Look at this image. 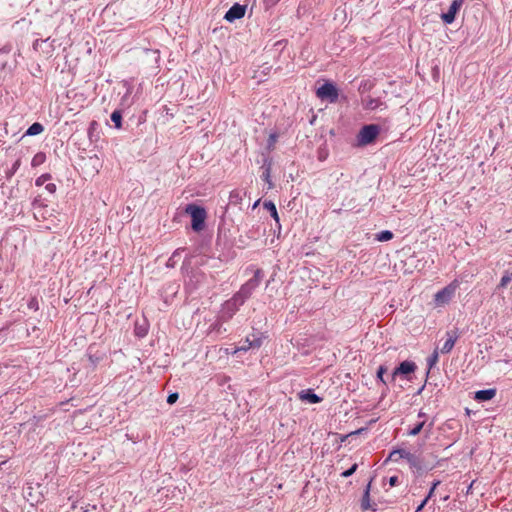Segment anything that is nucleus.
Here are the masks:
<instances>
[{"mask_svg":"<svg viewBox=\"0 0 512 512\" xmlns=\"http://www.w3.org/2000/svg\"><path fill=\"white\" fill-rule=\"evenodd\" d=\"M432 426H433V423H430V424L428 425V431H430V430L432 429Z\"/></svg>","mask_w":512,"mask_h":512,"instance_id":"nucleus-42","label":"nucleus"},{"mask_svg":"<svg viewBox=\"0 0 512 512\" xmlns=\"http://www.w3.org/2000/svg\"><path fill=\"white\" fill-rule=\"evenodd\" d=\"M398 483H399L398 476H392V477L389 478V484H390L391 487H394V486L398 485Z\"/></svg>","mask_w":512,"mask_h":512,"instance_id":"nucleus-33","label":"nucleus"},{"mask_svg":"<svg viewBox=\"0 0 512 512\" xmlns=\"http://www.w3.org/2000/svg\"><path fill=\"white\" fill-rule=\"evenodd\" d=\"M425 424H426V422L424 420L419 422L411 430L408 431V435L409 436L418 435L421 432V430L424 428Z\"/></svg>","mask_w":512,"mask_h":512,"instance_id":"nucleus-25","label":"nucleus"},{"mask_svg":"<svg viewBox=\"0 0 512 512\" xmlns=\"http://www.w3.org/2000/svg\"><path fill=\"white\" fill-rule=\"evenodd\" d=\"M463 0H453L447 12L441 14V19L445 24L454 22L457 12L463 5Z\"/></svg>","mask_w":512,"mask_h":512,"instance_id":"nucleus-9","label":"nucleus"},{"mask_svg":"<svg viewBox=\"0 0 512 512\" xmlns=\"http://www.w3.org/2000/svg\"><path fill=\"white\" fill-rule=\"evenodd\" d=\"M178 393H171L168 397H167V403L168 404H174L177 399H178Z\"/></svg>","mask_w":512,"mask_h":512,"instance_id":"nucleus-31","label":"nucleus"},{"mask_svg":"<svg viewBox=\"0 0 512 512\" xmlns=\"http://www.w3.org/2000/svg\"><path fill=\"white\" fill-rule=\"evenodd\" d=\"M511 281H512V272L511 273L506 272L502 276V278H501L499 284L497 285L496 289L497 290H501V289L506 288L510 284Z\"/></svg>","mask_w":512,"mask_h":512,"instance_id":"nucleus-18","label":"nucleus"},{"mask_svg":"<svg viewBox=\"0 0 512 512\" xmlns=\"http://www.w3.org/2000/svg\"><path fill=\"white\" fill-rule=\"evenodd\" d=\"M416 364L411 361H403L400 363L398 367H396L392 373V380L395 379L397 375H409L416 370Z\"/></svg>","mask_w":512,"mask_h":512,"instance_id":"nucleus-11","label":"nucleus"},{"mask_svg":"<svg viewBox=\"0 0 512 512\" xmlns=\"http://www.w3.org/2000/svg\"><path fill=\"white\" fill-rule=\"evenodd\" d=\"M51 179V175L46 173V174H42L41 176H39L36 181H35V184L36 186H42L44 185L48 180Z\"/></svg>","mask_w":512,"mask_h":512,"instance_id":"nucleus-27","label":"nucleus"},{"mask_svg":"<svg viewBox=\"0 0 512 512\" xmlns=\"http://www.w3.org/2000/svg\"><path fill=\"white\" fill-rule=\"evenodd\" d=\"M246 12V5L235 3L225 14L224 19L228 22H234L237 19L244 17Z\"/></svg>","mask_w":512,"mask_h":512,"instance_id":"nucleus-10","label":"nucleus"},{"mask_svg":"<svg viewBox=\"0 0 512 512\" xmlns=\"http://www.w3.org/2000/svg\"><path fill=\"white\" fill-rule=\"evenodd\" d=\"M300 398L302 400H307L309 403L311 404H316V403H319L321 402V398L315 394L312 390L308 389V390H304V391H301L300 393Z\"/></svg>","mask_w":512,"mask_h":512,"instance_id":"nucleus-15","label":"nucleus"},{"mask_svg":"<svg viewBox=\"0 0 512 512\" xmlns=\"http://www.w3.org/2000/svg\"><path fill=\"white\" fill-rule=\"evenodd\" d=\"M44 131V126L39 123L35 122L33 123L25 132V136H35L38 134H41Z\"/></svg>","mask_w":512,"mask_h":512,"instance_id":"nucleus-16","label":"nucleus"},{"mask_svg":"<svg viewBox=\"0 0 512 512\" xmlns=\"http://www.w3.org/2000/svg\"><path fill=\"white\" fill-rule=\"evenodd\" d=\"M270 170H271V167H270V164L268 166L265 167V170L262 174V179L268 183V188L271 189L273 187V183L270 179Z\"/></svg>","mask_w":512,"mask_h":512,"instance_id":"nucleus-26","label":"nucleus"},{"mask_svg":"<svg viewBox=\"0 0 512 512\" xmlns=\"http://www.w3.org/2000/svg\"><path fill=\"white\" fill-rule=\"evenodd\" d=\"M496 395V389L479 390L475 393L474 399L480 402L491 400Z\"/></svg>","mask_w":512,"mask_h":512,"instance_id":"nucleus-14","label":"nucleus"},{"mask_svg":"<svg viewBox=\"0 0 512 512\" xmlns=\"http://www.w3.org/2000/svg\"><path fill=\"white\" fill-rule=\"evenodd\" d=\"M380 133L378 125L369 124L361 128L357 135V142L360 146H366L373 143Z\"/></svg>","mask_w":512,"mask_h":512,"instance_id":"nucleus-5","label":"nucleus"},{"mask_svg":"<svg viewBox=\"0 0 512 512\" xmlns=\"http://www.w3.org/2000/svg\"><path fill=\"white\" fill-rule=\"evenodd\" d=\"M264 208L270 212L271 216L275 219L276 222H279L278 212H277L276 206L273 202H271V201L265 202Z\"/></svg>","mask_w":512,"mask_h":512,"instance_id":"nucleus-22","label":"nucleus"},{"mask_svg":"<svg viewBox=\"0 0 512 512\" xmlns=\"http://www.w3.org/2000/svg\"><path fill=\"white\" fill-rule=\"evenodd\" d=\"M380 105H382V102L377 98L368 97L364 100V108L367 110H375Z\"/></svg>","mask_w":512,"mask_h":512,"instance_id":"nucleus-17","label":"nucleus"},{"mask_svg":"<svg viewBox=\"0 0 512 512\" xmlns=\"http://www.w3.org/2000/svg\"><path fill=\"white\" fill-rule=\"evenodd\" d=\"M457 287V283L453 282L438 291L434 296L436 306H444L448 304L454 297Z\"/></svg>","mask_w":512,"mask_h":512,"instance_id":"nucleus-6","label":"nucleus"},{"mask_svg":"<svg viewBox=\"0 0 512 512\" xmlns=\"http://www.w3.org/2000/svg\"><path fill=\"white\" fill-rule=\"evenodd\" d=\"M439 484H440V481H436V482H434V483H433V485H432V487H431V489H430V491H429V493H428V495L426 496V498H425V499L429 500V499L433 496V493H434V491H435L436 487H437Z\"/></svg>","mask_w":512,"mask_h":512,"instance_id":"nucleus-32","label":"nucleus"},{"mask_svg":"<svg viewBox=\"0 0 512 512\" xmlns=\"http://www.w3.org/2000/svg\"><path fill=\"white\" fill-rule=\"evenodd\" d=\"M46 160V155L45 153L43 152H38L34 155V157L32 158V161H31V165L33 167H37V166H40L42 165Z\"/></svg>","mask_w":512,"mask_h":512,"instance_id":"nucleus-21","label":"nucleus"},{"mask_svg":"<svg viewBox=\"0 0 512 512\" xmlns=\"http://www.w3.org/2000/svg\"><path fill=\"white\" fill-rule=\"evenodd\" d=\"M263 278V271L261 269H257L254 273V276L249 279L246 283H244L240 290L235 293L239 299L245 303L246 300H248L251 295L253 294L254 290L260 285Z\"/></svg>","mask_w":512,"mask_h":512,"instance_id":"nucleus-1","label":"nucleus"},{"mask_svg":"<svg viewBox=\"0 0 512 512\" xmlns=\"http://www.w3.org/2000/svg\"><path fill=\"white\" fill-rule=\"evenodd\" d=\"M388 459L394 462L404 459L409 464L410 468L416 471L422 470V460L415 454L405 449H395L390 452Z\"/></svg>","mask_w":512,"mask_h":512,"instance_id":"nucleus-2","label":"nucleus"},{"mask_svg":"<svg viewBox=\"0 0 512 512\" xmlns=\"http://www.w3.org/2000/svg\"><path fill=\"white\" fill-rule=\"evenodd\" d=\"M428 500L427 499H424L420 504L419 506L416 508V511L415 512H420L422 511V509L425 507V505L427 504Z\"/></svg>","mask_w":512,"mask_h":512,"instance_id":"nucleus-37","label":"nucleus"},{"mask_svg":"<svg viewBox=\"0 0 512 512\" xmlns=\"http://www.w3.org/2000/svg\"><path fill=\"white\" fill-rule=\"evenodd\" d=\"M111 120L115 124L116 128H118V129L121 128V126H122V114H121V111L120 110H115L111 114Z\"/></svg>","mask_w":512,"mask_h":512,"instance_id":"nucleus-23","label":"nucleus"},{"mask_svg":"<svg viewBox=\"0 0 512 512\" xmlns=\"http://www.w3.org/2000/svg\"><path fill=\"white\" fill-rule=\"evenodd\" d=\"M446 336H447V339L440 349L441 353H443V354L450 353L458 339V334L456 331H448L446 333Z\"/></svg>","mask_w":512,"mask_h":512,"instance_id":"nucleus-12","label":"nucleus"},{"mask_svg":"<svg viewBox=\"0 0 512 512\" xmlns=\"http://www.w3.org/2000/svg\"><path fill=\"white\" fill-rule=\"evenodd\" d=\"M243 304L244 303L239 299V297L234 294L229 300L222 304L218 320L221 322L229 321Z\"/></svg>","mask_w":512,"mask_h":512,"instance_id":"nucleus-3","label":"nucleus"},{"mask_svg":"<svg viewBox=\"0 0 512 512\" xmlns=\"http://www.w3.org/2000/svg\"><path fill=\"white\" fill-rule=\"evenodd\" d=\"M29 308L31 309H38V301L35 298H32L28 304Z\"/></svg>","mask_w":512,"mask_h":512,"instance_id":"nucleus-35","label":"nucleus"},{"mask_svg":"<svg viewBox=\"0 0 512 512\" xmlns=\"http://www.w3.org/2000/svg\"><path fill=\"white\" fill-rule=\"evenodd\" d=\"M387 369L385 366H380L378 371H377V378L384 384H386V381L384 380V373H386Z\"/></svg>","mask_w":512,"mask_h":512,"instance_id":"nucleus-30","label":"nucleus"},{"mask_svg":"<svg viewBox=\"0 0 512 512\" xmlns=\"http://www.w3.org/2000/svg\"><path fill=\"white\" fill-rule=\"evenodd\" d=\"M88 357L92 364H96L98 358L93 357L90 353L88 354Z\"/></svg>","mask_w":512,"mask_h":512,"instance_id":"nucleus-40","label":"nucleus"},{"mask_svg":"<svg viewBox=\"0 0 512 512\" xmlns=\"http://www.w3.org/2000/svg\"><path fill=\"white\" fill-rule=\"evenodd\" d=\"M178 255H179V252H178V250H177V251H175V252L173 253V255L170 257V259L168 260V264H167V265H168V266H173L172 261H173V259H174L175 257H177Z\"/></svg>","mask_w":512,"mask_h":512,"instance_id":"nucleus-38","label":"nucleus"},{"mask_svg":"<svg viewBox=\"0 0 512 512\" xmlns=\"http://www.w3.org/2000/svg\"><path fill=\"white\" fill-rule=\"evenodd\" d=\"M46 190L49 192V193H54L56 191V185L53 184V183H48L46 186H45Z\"/></svg>","mask_w":512,"mask_h":512,"instance_id":"nucleus-36","label":"nucleus"},{"mask_svg":"<svg viewBox=\"0 0 512 512\" xmlns=\"http://www.w3.org/2000/svg\"><path fill=\"white\" fill-rule=\"evenodd\" d=\"M357 468H358V465L355 463L349 469H347L344 472H342L341 476L343 478H348V477L352 476L356 472Z\"/></svg>","mask_w":512,"mask_h":512,"instance_id":"nucleus-28","label":"nucleus"},{"mask_svg":"<svg viewBox=\"0 0 512 512\" xmlns=\"http://www.w3.org/2000/svg\"><path fill=\"white\" fill-rule=\"evenodd\" d=\"M371 482H372V479L369 481V483L367 484L365 490H364V494H363V497L361 499V509L363 511H366V510H369V509H372V510H375L374 505L371 504L370 502V488H371Z\"/></svg>","mask_w":512,"mask_h":512,"instance_id":"nucleus-13","label":"nucleus"},{"mask_svg":"<svg viewBox=\"0 0 512 512\" xmlns=\"http://www.w3.org/2000/svg\"><path fill=\"white\" fill-rule=\"evenodd\" d=\"M247 348H259L262 345V338L253 335V338H246Z\"/></svg>","mask_w":512,"mask_h":512,"instance_id":"nucleus-20","label":"nucleus"},{"mask_svg":"<svg viewBox=\"0 0 512 512\" xmlns=\"http://www.w3.org/2000/svg\"><path fill=\"white\" fill-rule=\"evenodd\" d=\"M20 165H21V160L17 159L14 162V164L12 165V168H11L12 174H14L19 169Z\"/></svg>","mask_w":512,"mask_h":512,"instance_id":"nucleus-34","label":"nucleus"},{"mask_svg":"<svg viewBox=\"0 0 512 512\" xmlns=\"http://www.w3.org/2000/svg\"><path fill=\"white\" fill-rule=\"evenodd\" d=\"M54 40L50 42V38L36 39L33 42V49L35 51H41L46 57H51L54 51Z\"/></svg>","mask_w":512,"mask_h":512,"instance_id":"nucleus-8","label":"nucleus"},{"mask_svg":"<svg viewBox=\"0 0 512 512\" xmlns=\"http://www.w3.org/2000/svg\"><path fill=\"white\" fill-rule=\"evenodd\" d=\"M316 95L321 100H328L330 103H335L339 96L336 86L331 82H325L321 85L317 89Z\"/></svg>","mask_w":512,"mask_h":512,"instance_id":"nucleus-7","label":"nucleus"},{"mask_svg":"<svg viewBox=\"0 0 512 512\" xmlns=\"http://www.w3.org/2000/svg\"><path fill=\"white\" fill-rule=\"evenodd\" d=\"M249 349H250V348H247V343H246V341H245V342H244V344H243L242 346L238 347V348L235 350V352H238V351H247V350H249Z\"/></svg>","mask_w":512,"mask_h":512,"instance_id":"nucleus-39","label":"nucleus"},{"mask_svg":"<svg viewBox=\"0 0 512 512\" xmlns=\"http://www.w3.org/2000/svg\"><path fill=\"white\" fill-rule=\"evenodd\" d=\"M137 334H138V336H144L145 335V333L141 334L139 332H137Z\"/></svg>","mask_w":512,"mask_h":512,"instance_id":"nucleus-43","label":"nucleus"},{"mask_svg":"<svg viewBox=\"0 0 512 512\" xmlns=\"http://www.w3.org/2000/svg\"><path fill=\"white\" fill-rule=\"evenodd\" d=\"M393 238V233L389 230H383L376 234L375 239L379 242H386Z\"/></svg>","mask_w":512,"mask_h":512,"instance_id":"nucleus-19","label":"nucleus"},{"mask_svg":"<svg viewBox=\"0 0 512 512\" xmlns=\"http://www.w3.org/2000/svg\"><path fill=\"white\" fill-rule=\"evenodd\" d=\"M438 362V352L434 351L433 354L427 359L429 368H432Z\"/></svg>","mask_w":512,"mask_h":512,"instance_id":"nucleus-29","label":"nucleus"},{"mask_svg":"<svg viewBox=\"0 0 512 512\" xmlns=\"http://www.w3.org/2000/svg\"><path fill=\"white\" fill-rule=\"evenodd\" d=\"M230 202L233 204H238L242 200V194L240 190H233L230 192L229 196Z\"/></svg>","mask_w":512,"mask_h":512,"instance_id":"nucleus-24","label":"nucleus"},{"mask_svg":"<svg viewBox=\"0 0 512 512\" xmlns=\"http://www.w3.org/2000/svg\"><path fill=\"white\" fill-rule=\"evenodd\" d=\"M425 416H426V414H425L424 412H422V411H420V412L418 413V417H419V418H423V417H425Z\"/></svg>","mask_w":512,"mask_h":512,"instance_id":"nucleus-41","label":"nucleus"},{"mask_svg":"<svg viewBox=\"0 0 512 512\" xmlns=\"http://www.w3.org/2000/svg\"><path fill=\"white\" fill-rule=\"evenodd\" d=\"M185 211L191 216L192 229L196 232L201 231L205 225V209L195 204H188L185 208Z\"/></svg>","mask_w":512,"mask_h":512,"instance_id":"nucleus-4","label":"nucleus"}]
</instances>
